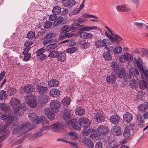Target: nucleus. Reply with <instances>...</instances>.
<instances>
[{
  "label": "nucleus",
  "instance_id": "4d7b16f0",
  "mask_svg": "<svg viewBox=\"0 0 148 148\" xmlns=\"http://www.w3.org/2000/svg\"><path fill=\"white\" fill-rule=\"evenodd\" d=\"M113 36H114L113 37L114 38V41H116L117 44H118L122 39L117 34H114V35H113Z\"/></svg>",
  "mask_w": 148,
  "mask_h": 148
},
{
  "label": "nucleus",
  "instance_id": "c756f323",
  "mask_svg": "<svg viewBox=\"0 0 148 148\" xmlns=\"http://www.w3.org/2000/svg\"><path fill=\"white\" fill-rule=\"evenodd\" d=\"M137 122L139 126L141 127H143L145 126V124L144 120L143 119V117L141 115H138L137 116Z\"/></svg>",
  "mask_w": 148,
  "mask_h": 148
},
{
  "label": "nucleus",
  "instance_id": "603ef678",
  "mask_svg": "<svg viewBox=\"0 0 148 148\" xmlns=\"http://www.w3.org/2000/svg\"><path fill=\"white\" fill-rule=\"evenodd\" d=\"M122 50V49L121 47H116L113 49V53L114 54L119 53H121Z\"/></svg>",
  "mask_w": 148,
  "mask_h": 148
},
{
  "label": "nucleus",
  "instance_id": "423d86ee",
  "mask_svg": "<svg viewBox=\"0 0 148 148\" xmlns=\"http://www.w3.org/2000/svg\"><path fill=\"white\" fill-rule=\"evenodd\" d=\"M61 103L57 100H52L51 101L50 105L52 110L57 113L60 110L61 106Z\"/></svg>",
  "mask_w": 148,
  "mask_h": 148
},
{
  "label": "nucleus",
  "instance_id": "0e129e2a",
  "mask_svg": "<svg viewBox=\"0 0 148 148\" xmlns=\"http://www.w3.org/2000/svg\"><path fill=\"white\" fill-rule=\"evenodd\" d=\"M35 34L34 32H29L27 35V37L28 38H33L35 37Z\"/></svg>",
  "mask_w": 148,
  "mask_h": 148
},
{
  "label": "nucleus",
  "instance_id": "bb28decb",
  "mask_svg": "<svg viewBox=\"0 0 148 148\" xmlns=\"http://www.w3.org/2000/svg\"><path fill=\"white\" fill-rule=\"evenodd\" d=\"M119 119L120 118L118 115L114 114L110 117V120L112 123L116 125L118 123Z\"/></svg>",
  "mask_w": 148,
  "mask_h": 148
},
{
  "label": "nucleus",
  "instance_id": "de8ad7c7",
  "mask_svg": "<svg viewBox=\"0 0 148 148\" xmlns=\"http://www.w3.org/2000/svg\"><path fill=\"white\" fill-rule=\"evenodd\" d=\"M68 134L70 136L71 138L73 140H76L78 138V136L76 135L74 132H70L68 133Z\"/></svg>",
  "mask_w": 148,
  "mask_h": 148
},
{
  "label": "nucleus",
  "instance_id": "f3484780",
  "mask_svg": "<svg viewBox=\"0 0 148 148\" xmlns=\"http://www.w3.org/2000/svg\"><path fill=\"white\" fill-rule=\"evenodd\" d=\"M106 39H103L102 41L101 40H98L95 42V46L96 48H101L106 46Z\"/></svg>",
  "mask_w": 148,
  "mask_h": 148
},
{
  "label": "nucleus",
  "instance_id": "58836bf2",
  "mask_svg": "<svg viewBox=\"0 0 148 148\" xmlns=\"http://www.w3.org/2000/svg\"><path fill=\"white\" fill-rule=\"evenodd\" d=\"M58 52L56 51H51L48 55V57L51 58H57L58 55Z\"/></svg>",
  "mask_w": 148,
  "mask_h": 148
},
{
  "label": "nucleus",
  "instance_id": "5fc2aeb1",
  "mask_svg": "<svg viewBox=\"0 0 148 148\" xmlns=\"http://www.w3.org/2000/svg\"><path fill=\"white\" fill-rule=\"evenodd\" d=\"M77 50V48L73 47L67 49L66 51V52L71 54L75 52Z\"/></svg>",
  "mask_w": 148,
  "mask_h": 148
},
{
  "label": "nucleus",
  "instance_id": "7c9ffc66",
  "mask_svg": "<svg viewBox=\"0 0 148 148\" xmlns=\"http://www.w3.org/2000/svg\"><path fill=\"white\" fill-rule=\"evenodd\" d=\"M137 122L139 126L141 127H143L145 126V124L144 120L143 119V117L141 115H138L137 116Z\"/></svg>",
  "mask_w": 148,
  "mask_h": 148
},
{
  "label": "nucleus",
  "instance_id": "393cba45",
  "mask_svg": "<svg viewBox=\"0 0 148 148\" xmlns=\"http://www.w3.org/2000/svg\"><path fill=\"white\" fill-rule=\"evenodd\" d=\"M63 117L66 123L69 125L72 119L70 114L67 112H64V114Z\"/></svg>",
  "mask_w": 148,
  "mask_h": 148
},
{
  "label": "nucleus",
  "instance_id": "7ed1b4c3",
  "mask_svg": "<svg viewBox=\"0 0 148 148\" xmlns=\"http://www.w3.org/2000/svg\"><path fill=\"white\" fill-rule=\"evenodd\" d=\"M97 27L85 26L80 28L79 29L78 32V35L83 39H87L92 37L93 35L92 34L86 32L84 31H88L91 30L93 29H96Z\"/></svg>",
  "mask_w": 148,
  "mask_h": 148
},
{
  "label": "nucleus",
  "instance_id": "774afa93",
  "mask_svg": "<svg viewBox=\"0 0 148 148\" xmlns=\"http://www.w3.org/2000/svg\"><path fill=\"white\" fill-rule=\"evenodd\" d=\"M71 29V28L69 26L64 25L62 29V30L64 31L65 33H66L70 31Z\"/></svg>",
  "mask_w": 148,
  "mask_h": 148
},
{
  "label": "nucleus",
  "instance_id": "5701e85b",
  "mask_svg": "<svg viewBox=\"0 0 148 148\" xmlns=\"http://www.w3.org/2000/svg\"><path fill=\"white\" fill-rule=\"evenodd\" d=\"M132 118V115L128 112H126L123 116V121L126 123H130Z\"/></svg>",
  "mask_w": 148,
  "mask_h": 148
},
{
  "label": "nucleus",
  "instance_id": "4be33fe9",
  "mask_svg": "<svg viewBox=\"0 0 148 148\" xmlns=\"http://www.w3.org/2000/svg\"><path fill=\"white\" fill-rule=\"evenodd\" d=\"M82 126L90 125L91 124L90 121L87 118L83 117L80 118L79 121Z\"/></svg>",
  "mask_w": 148,
  "mask_h": 148
},
{
  "label": "nucleus",
  "instance_id": "6e6d98bb",
  "mask_svg": "<svg viewBox=\"0 0 148 148\" xmlns=\"http://www.w3.org/2000/svg\"><path fill=\"white\" fill-rule=\"evenodd\" d=\"M9 91L10 92V95H13L16 94V90L15 88L13 87H10L9 89Z\"/></svg>",
  "mask_w": 148,
  "mask_h": 148
},
{
  "label": "nucleus",
  "instance_id": "79ce46f5",
  "mask_svg": "<svg viewBox=\"0 0 148 148\" xmlns=\"http://www.w3.org/2000/svg\"><path fill=\"white\" fill-rule=\"evenodd\" d=\"M9 109V106L7 103H2L0 101V110H4L5 111Z\"/></svg>",
  "mask_w": 148,
  "mask_h": 148
},
{
  "label": "nucleus",
  "instance_id": "4468645a",
  "mask_svg": "<svg viewBox=\"0 0 148 148\" xmlns=\"http://www.w3.org/2000/svg\"><path fill=\"white\" fill-rule=\"evenodd\" d=\"M23 91L27 94L31 95L34 91L35 88L32 85L27 84L24 86L23 88Z\"/></svg>",
  "mask_w": 148,
  "mask_h": 148
},
{
  "label": "nucleus",
  "instance_id": "e2e57ef3",
  "mask_svg": "<svg viewBox=\"0 0 148 148\" xmlns=\"http://www.w3.org/2000/svg\"><path fill=\"white\" fill-rule=\"evenodd\" d=\"M52 23L49 21H47L45 22L44 24V27L46 29L49 28L52 25Z\"/></svg>",
  "mask_w": 148,
  "mask_h": 148
},
{
  "label": "nucleus",
  "instance_id": "2f4dec72",
  "mask_svg": "<svg viewBox=\"0 0 148 148\" xmlns=\"http://www.w3.org/2000/svg\"><path fill=\"white\" fill-rule=\"evenodd\" d=\"M57 57L58 60L61 62L65 61L66 60V54L63 52L59 53Z\"/></svg>",
  "mask_w": 148,
  "mask_h": 148
},
{
  "label": "nucleus",
  "instance_id": "3c124183",
  "mask_svg": "<svg viewBox=\"0 0 148 148\" xmlns=\"http://www.w3.org/2000/svg\"><path fill=\"white\" fill-rule=\"evenodd\" d=\"M87 20V19L84 18L82 16L78 18L76 20V22L80 23H84L86 22Z\"/></svg>",
  "mask_w": 148,
  "mask_h": 148
},
{
  "label": "nucleus",
  "instance_id": "f257e3e1",
  "mask_svg": "<svg viewBox=\"0 0 148 148\" xmlns=\"http://www.w3.org/2000/svg\"><path fill=\"white\" fill-rule=\"evenodd\" d=\"M116 72L117 75L118 76L121 78H125L127 79H130L131 77H133L137 79L138 76L139 75V73L136 69L134 68H130L129 70V72L126 74L125 70L123 69H120L117 70Z\"/></svg>",
  "mask_w": 148,
  "mask_h": 148
},
{
  "label": "nucleus",
  "instance_id": "49530a36",
  "mask_svg": "<svg viewBox=\"0 0 148 148\" xmlns=\"http://www.w3.org/2000/svg\"><path fill=\"white\" fill-rule=\"evenodd\" d=\"M139 84L140 88L142 90H144L147 87L146 82L144 80L140 81Z\"/></svg>",
  "mask_w": 148,
  "mask_h": 148
},
{
  "label": "nucleus",
  "instance_id": "37998d69",
  "mask_svg": "<svg viewBox=\"0 0 148 148\" xmlns=\"http://www.w3.org/2000/svg\"><path fill=\"white\" fill-rule=\"evenodd\" d=\"M61 8L58 6L54 7L52 10V13L53 14L55 15L59 14L61 12Z\"/></svg>",
  "mask_w": 148,
  "mask_h": 148
},
{
  "label": "nucleus",
  "instance_id": "bf43d9fd",
  "mask_svg": "<svg viewBox=\"0 0 148 148\" xmlns=\"http://www.w3.org/2000/svg\"><path fill=\"white\" fill-rule=\"evenodd\" d=\"M24 56L23 60L24 61H27L30 59L31 55L30 53H25L23 54Z\"/></svg>",
  "mask_w": 148,
  "mask_h": 148
},
{
  "label": "nucleus",
  "instance_id": "f03ea898",
  "mask_svg": "<svg viewBox=\"0 0 148 148\" xmlns=\"http://www.w3.org/2000/svg\"><path fill=\"white\" fill-rule=\"evenodd\" d=\"M134 64L138 69L141 75L143 74L146 77H148V71L147 69L144 66L142 60L140 58H134L133 60Z\"/></svg>",
  "mask_w": 148,
  "mask_h": 148
},
{
  "label": "nucleus",
  "instance_id": "6e6552de",
  "mask_svg": "<svg viewBox=\"0 0 148 148\" xmlns=\"http://www.w3.org/2000/svg\"><path fill=\"white\" fill-rule=\"evenodd\" d=\"M25 101L27 102L29 106L32 108L35 107L37 104L36 100L32 98L29 95H27L26 96Z\"/></svg>",
  "mask_w": 148,
  "mask_h": 148
},
{
  "label": "nucleus",
  "instance_id": "a878e982",
  "mask_svg": "<svg viewBox=\"0 0 148 148\" xmlns=\"http://www.w3.org/2000/svg\"><path fill=\"white\" fill-rule=\"evenodd\" d=\"M10 103L11 106L15 108V109L19 106L20 102L17 99L12 98L11 100Z\"/></svg>",
  "mask_w": 148,
  "mask_h": 148
},
{
  "label": "nucleus",
  "instance_id": "39448f33",
  "mask_svg": "<svg viewBox=\"0 0 148 148\" xmlns=\"http://www.w3.org/2000/svg\"><path fill=\"white\" fill-rule=\"evenodd\" d=\"M29 126V123L26 122L22 124L16 129H14L12 132V133L14 134L17 133L19 134L21 133L22 135L28 132L29 129L28 127Z\"/></svg>",
  "mask_w": 148,
  "mask_h": 148
},
{
  "label": "nucleus",
  "instance_id": "72a5a7b5",
  "mask_svg": "<svg viewBox=\"0 0 148 148\" xmlns=\"http://www.w3.org/2000/svg\"><path fill=\"white\" fill-rule=\"evenodd\" d=\"M77 3L74 0H70L68 1L67 2L65 3H63V5L65 7H71L72 6H74L75 4H76Z\"/></svg>",
  "mask_w": 148,
  "mask_h": 148
},
{
  "label": "nucleus",
  "instance_id": "864d4df0",
  "mask_svg": "<svg viewBox=\"0 0 148 148\" xmlns=\"http://www.w3.org/2000/svg\"><path fill=\"white\" fill-rule=\"evenodd\" d=\"M34 42V40L32 39H29L26 40L24 44L25 46L29 47Z\"/></svg>",
  "mask_w": 148,
  "mask_h": 148
},
{
  "label": "nucleus",
  "instance_id": "412c9836",
  "mask_svg": "<svg viewBox=\"0 0 148 148\" xmlns=\"http://www.w3.org/2000/svg\"><path fill=\"white\" fill-rule=\"evenodd\" d=\"M50 129H52L55 131L59 132L60 131L62 126L60 123H57L50 125Z\"/></svg>",
  "mask_w": 148,
  "mask_h": 148
},
{
  "label": "nucleus",
  "instance_id": "b1692460",
  "mask_svg": "<svg viewBox=\"0 0 148 148\" xmlns=\"http://www.w3.org/2000/svg\"><path fill=\"white\" fill-rule=\"evenodd\" d=\"M116 76L113 75H110L107 76L106 78L107 82L110 84L114 83L116 80Z\"/></svg>",
  "mask_w": 148,
  "mask_h": 148
},
{
  "label": "nucleus",
  "instance_id": "09e8293b",
  "mask_svg": "<svg viewBox=\"0 0 148 148\" xmlns=\"http://www.w3.org/2000/svg\"><path fill=\"white\" fill-rule=\"evenodd\" d=\"M103 56L106 60H110L112 59V57L109 52H104L103 54Z\"/></svg>",
  "mask_w": 148,
  "mask_h": 148
},
{
  "label": "nucleus",
  "instance_id": "0eeeda50",
  "mask_svg": "<svg viewBox=\"0 0 148 148\" xmlns=\"http://www.w3.org/2000/svg\"><path fill=\"white\" fill-rule=\"evenodd\" d=\"M97 131L99 134V136L101 135H105L109 132V130L107 127L105 125L99 126L98 127Z\"/></svg>",
  "mask_w": 148,
  "mask_h": 148
},
{
  "label": "nucleus",
  "instance_id": "f704fd0d",
  "mask_svg": "<svg viewBox=\"0 0 148 148\" xmlns=\"http://www.w3.org/2000/svg\"><path fill=\"white\" fill-rule=\"evenodd\" d=\"M75 113L76 114L79 116L83 115L85 114V110L82 107H77L75 109Z\"/></svg>",
  "mask_w": 148,
  "mask_h": 148
},
{
  "label": "nucleus",
  "instance_id": "473e14b6",
  "mask_svg": "<svg viewBox=\"0 0 148 148\" xmlns=\"http://www.w3.org/2000/svg\"><path fill=\"white\" fill-rule=\"evenodd\" d=\"M123 135L125 140L129 138L130 136V133L129 130L127 127H125L124 130Z\"/></svg>",
  "mask_w": 148,
  "mask_h": 148
},
{
  "label": "nucleus",
  "instance_id": "338daca9",
  "mask_svg": "<svg viewBox=\"0 0 148 148\" xmlns=\"http://www.w3.org/2000/svg\"><path fill=\"white\" fill-rule=\"evenodd\" d=\"M43 134V132H42L40 131L34 133L33 135V136L34 138H38L39 137L42 136Z\"/></svg>",
  "mask_w": 148,
  "mask_h": 148
},
{
  "label": "nucleus",
  "instance_id": "aec40b11",
  "mask_svg": "<svg viewBox=\"0 0 148 148\" xmlns=\"http://www.w3.org/2000/svg\"><path fill=\"white\" fill-rule=\"evenodd\" d=\"M49 99V96L45 95L39 96L38 100V102L42 104L47 103Z\"/></svg>",
  "mask_w": 148,
  "mask_h": 148
},
{
  "label": "nucleus",
  "instance_id": "f8f14e48",
  "mask_svg": "<svg viewBox=\"0 0 148 148\" xmlns=\"http://www.w3.org/2000/svg\"><path fill=\"white\" fill-rule=\"evenodd\" d=\"M26 109V106H21L15 109L14 113L17 116H21L24 114Z\"/></svg>",
  "mask_w": 148,
  "mask_h": 148
},
{
  "label": "nucleus",
  "instance_id": "9d476101",
  "mask_svg": "<svg viewBox=\"0 0 148 148\" xmlns=\"http://www.w3.org/2000/svg\"><path fill=\"white\" fill-rule=\"evenodd\" d=\"M14 118V116L10 114H9L8 113H5L3 114L1 117L2 120H5L8 123H10L12 122Z\"/></svg>",
  "mask_w": 148,
  "mask_h": 148
},
{
  "label": "nucleus",
  "instance_id": "dca6fc26",
  "mask_svg": "<svg viewBox=\"0 0 148 148\" xmlns=\"http://www.w3.org/2000/svg\"><path fill=\"white\" fill-rule=\"evenodd\" d=\"M111 131L113 135L117 136H120L122 134L120 127L117 125L114 126L112 127Z\"/></svg>",
  "mask_w": 148,
  "mask_h": 148
},
{
  "label": "nucleus",
  "instance_id": "c03bdc74",
  "mask_svg": "<svg viewBox=\"0 0 148 148\" xmlns=\"http://www.w3.org/2000/svg\"><path fill=\"white\" fill-rule=\"evenodd\" d=\"M70 97H65L62 100V103L64 106L68 105L70 104Z\"/></svg>",
  "mask_w": 148,
  "mask_h": 148
},
{
  "label": "nucleus",
  "instance_id": "6ab92c4d",
  "mask_svg": "<svg viewBox=\"0 0 148 148\" xmlns=\"http://www.w3.org/2000/svg\"><path fill=\"white\" fill-rule=\"evenodd\" d=\"M49 95L54 98H57L60 95V91L57 89L53 88L50 90Z\"/></svg>",
  "mask_w": 148,
  "mask_h": 148
},
{
  "label": "nucleus",
  "instance_id": "c85d7f7f",
  "mask_svg": "<svg viewBox=\"0 0 148 148\" xmlns=\"http://www.w3.org/2000/svg\"><path fill=\"white\" fill-rule=\"evenodd\" d=\"M90 125H85L83 126V127H84V129L82 131L83 134L84 136H87L89 135L91 132L92 130L89 128Z\"/></svg>",
  "mask_w": 148,
  "mask_h": 148
},
{
  "label": "nucleus",
  "instance_id": "ea45409f",
  "mask_svg": "<svg viewBox=\"0 0 148 148\" xmlns=\"http://www.w3.org/2000/svg\"><path fill=\"white\" fill-rule=\"evenodd\" d=\"M63 21V18L62 16H59L55 20L53 25L56 26L58 25L61 24Z\"/></svg>",
  "mask_w": 148,
  "mask_h": 148
},
{
  "label": "nucleus",
  "instance_id": "cd10ccee",
  "mask_svg": "<svg viewBox=\"0 0 148 148\" xmlns=\"http://www.w3.org/2000/svg\"><path fill=\"white\" fill-rule=\"evenodd\" d=\"M48 83L49 86L51 87H56L59 84V82L57 80L53 79L48 81Z\"/></svg>",
  "mask_w": 148,
  "mask_h": 148
},
{
  "label": "nucleus",
  "instance_id": "13d9d810",
  "mask_svg": "<svg viewBox=\"0 0 148 148\" xmlns=\"http://www.w3.org/2000/svg\"><path fill=\"white\" fill-rule=\"evenodd\" d=\"M45 50V49L44 47L42 48L39 49L36 51V53L37 56H39L43 54Z\"/></svg>",
  "mask_w": 148,
  "mask_h": 148
},
{
  "label": "nucleus",
  "instance_id": "e433bc0d",
  "mask_svg": "<svg viewBox=\"0 0 148 148\" xmlns=\"http://www.w3.org/2000/svg\"><path fill=\"white\" fill-rule=\"evenodd\" d=\"M108 147L110 148H117L119 146L116 141V140H113L111 141L108 145Z\"/></svg>",
  "mask_w": 148,
  "mask_h": 148
},
{
  "label": "nucleus",
  "instance_id": "a19ab883",
  "mask_svg": "<svg viewBox=\"0 0 148 148\" xmlns=\"http://www.w3.org/2000/svg\"><path fill=\"white\" fill-rule=\"evenodd\" d=\"M131 87L133 88L137 87L138 84V82L135 80H131L130 82Z\"/></svg>",
  "mask_w": 148,
  "mask_h": 148
},
{
  "label": "nucleus",
  "instance_id": "9b49d317",
  "mask_svg": "<svg viewBox=\"0 0 148 148\" xmlns=\"http://www.w3.org/2000/svg\"><path fill=\"white\" fill-rule=\"evenodd\" d=\"M55 111L49 108H46L45 109V114L47 117L51 120L54 119L55 117Z\"/></svg>",
  "mask_w": 148,
  "mask_h": 148
},
{
  "label": "nucleus",
  "instance_id": "2eb2a0df",
  "mask_svg": "<svg viewBox=\"0 0 148 148\" xmlns=\"http://www.w3.org/2000/svg\"><path fill=\"white\" fill-rule=\"evenodd\" d=\"M105 119V116L100 112H97L95 114L94 119L97 122L101 123L104 121Z\"/></svg>",
  "mask_w": 148,
  "mask_h": 148
},
{
  "label": "nucleus",
  "instance_id": "20e7f679",
  "mask_svg": "<svg viewBox=\"0 0 148 148\" xmlns=\"http://www.w3.org/2000/svg\"><path fill=\"white\" fill-rule=\"evenodd\" d=\"M28 116L29 119L32 122H36L37 124H38L42 122H43L42 124L47 123V119L43 115H41L39 118L36 113H33L29 114Z\"/></svg>",
  "mask_w": 148,
  "mask_h": 148
},
{
  "label": "nucleus",
  "instance_id": "a18cd8bd",
  "mask_svg": "<svg viewBox=\"0 0 148 148\" xmlns=\"http://www.w3.org/2000/svg\"><path fill=\"white\" fill-rule=\"evenodd\" d=\"M123 58L125 60L128 61H131L133 59L132 55L129 53L124 54L123 55Z\"/></svg>",
  "mask_w": 148,
  "mask_h": 148
},
{
  "label": "nucleus",
  "instance_id": "1a4fd4ad",
  "mask_svg": "<svg viewBox=\"0 0 148 148\" xmlns=\"http://www.w3.org/2000/svg\"><path fill=\"white\" fill-rule=\"evenodd\" d=\"M71 124L72 127L75 130H79L82 127V125L79 121L75 119H73L71 121L69 125Z\"/></svg>",
  "mask_w": 148,
  "mask_h": 148
},
{
  "label": "nucleus",
  "instance_id": "4c0bfd02",
  "mask_svg": "<svg viewBox=\"0 0 148 148\" xmlns=\"http://www.w3.org/2000/svg\"><path fill=\"white\" fill-rule=\"evenodd\" d=\"M58 47V45L56 43H50V44L46 47V49L47 50L51 51L55 49Z\"/></svg>",
  "mask_w": 148,
  "mask_h": 148
},
{
  "label": "nucleus",
  "instance_id": "ddd939ff",
  "mask_svg": "<svg viewBox=\"0 0 148 148\" xmlns=\"http://www.w3.org/2000/svg\"><path fill=\"white\" fill-rule=\"evenodd\" d=\"M48 88L47 87L42 86L40 84H38L36 85L37 91L42 95L46 93L48 91Z\"/></svg>",
  "mask_w": 148,
  "mask_h": 148
},
{
  "label": "nucleus",
  "instance_id": "8fccbe9b",
  "mask_svg": "<svg viewBox=\"0 0 148 148\" xmlns=\"http://www.w3.org/2000/svg\"><path fill=\"white\" fill-rule=\"evenodd\" d=\"M6 92L4 90H1L0 91V101L6 99Z\"/></svg>",
  "mask_w": 148,
  "mask_h": 148
},
{
  "label": "nucleus",
  "instance_id": "a211bd4d",
  "mask_svg": "<svg viewBox=\"0 0 148 148\" xmlns=\"http://www.w3.org/2000/svg\"><path fill=\"white\" fill-rule=\"evenodd\" d=\"M82 143L89 148H93L94 147V144L90 138H84Z\"/></svg>",
  "mask_w": 148,
  "mask_h": 148
},
{
  "label": "nucleus",
  "instance_id": "052dcab7",
  "mask_svg": "<svg viewBox=\"0 0 148 148\" xmlns=\"http://www.w3.org/2000/svg\"><path fill=\"white\" fill-rule=\"evenodd\" d=\"M140 51L143 56L148 58V49L141 48Z\"/></svg>",
  "mask_w": 148,
  "mask_h": 148
},
{
  "label": "nucleus",
  "instance_id": "69168bd1",
  "mask_svg": "<svg viewBox=\"0 0 148 148\" xmlns=\"http://www.w3.org/2000/svg\"><path fill=\"white\" fill-rule=\"evenodd\" d=\"M55 34L52 32H51L47 34L45 36V38L46 39H49L50 38L53 37L55 36Z\"/></svg>",
  "mask_w": 148,
  "mask_h": 148
},
{
  "label": "nucleus",
  "instance_id": "c9c22d12",
  "mask_svg": "<svg viewBox=\"0 0 148 148\" xmlns=\"http://www.w3.org/2000/svg\"><path fill=\"white\" fill-rule=\"evenodd\" d=\"M7 127L8 125H5L3 126L0 127V134H4L6 132V134H5V135H6L8 134V136L10 133V132L9 131H8Z\"/></svg>",
  "mask_w": 148,
  "mask_h": 148
},
{
  "label": "nucleus",
  "instance_id": "680f3d73",
  "mask_svg": "<svg viewBox=\"0 0 148 148\" xmlns=\"http://www.w3.org/2000/svg\"><path fill=\"white\" fill-rule=\"evenodd\" d=\"M90 45V44L89 42H85L81 45V47L82 49L88 48L89 47Z\"/></svg>",
  "mask_w": 148,
  "mask_h": 148
}]
</instances>
